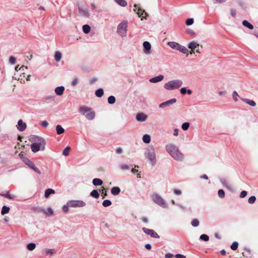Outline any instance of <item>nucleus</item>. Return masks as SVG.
<instances>
[{"instance_id": "obj_1", "label": "nucleus", "mask_w": 258, "mask_h": 258, "mask_svg": "<svg viewBox=\"0 0 258 258\" xmlns=\"http://www.w3.org/2000/svg\"><path fill=\"white\" fill-rule=\"evenodd\" d=\"M166 152L175 160L182 161L184 159L183 154L179 150L178 147L173 143L167 144L165 146Z\"/></svg>"}, {"instance_id": "obj_2", "label": "nucleus", "mask_w": 258, "mask_h": 258, "mask_svg": "<svg viewBox=\"0 0 258 258\" xmlns=\"http://www.w3.org/2000/svg\"><path fill=\"white\" fill-rule=\"evenodd\" d=\"M79 112L89 120H92L95 117V112L90 107L81 106L79 107Z\"/></svg>"}, {"instance_id": "obj_3", "label": "nucleus", "mask_w": 258, "mask_h": 258, "mask_svg": "<svg viewBox=\"0 0 258 258\" xmlns=\"http://www.w3.org/2000/svg\"><path fill=\"white\" fill-rule=\"evenodd\" d=\"M183 85V82L179 79H175L168 81L164 85V88L171 91L179 88Z\"/></svg>"}, {"instance_id": "obj_4", "label": "nucleus", "mask_w": 258, "mask_h": 258, "mask_svg": "<svg viewBox=\"0 0 258 258\" xmlns=\"http://www.w3.org/2000/svg\"><path fill=\"white\" fill-rule=\"evenodd\" d=\"M128 22L123 21L120 22L117 27L116 33L121 37H125L127 35Z\"/></svg>"}, {"instance_id": "obj_5", "label": "nucleus", "mask_w": 258, "mask_h": 258, "mask_svg": "<svg viewBox=\"0 0 258 258\" xmlns=\"http://www.w3.org/2000/svg\"><path fill=\"white\" fill-rule=\"evenodd\" d=\"M145 155L153 166L156 164V157L155 150L153 147L148 148L147 150V152L145 153Z\"/></svg>"}, {"instance_id": "obj_6", "label": "nucleus", "mask_w": 258, "mask_h": 258, "mask_svg": "<svg viewBox=\"0 0 258 258\" xmlns=\"http://www.w3.org/2000/svg\"><path fill=\"white\" fill-rule=\"evenodd\" d=\"M152 199L154 203L158 206L163 208H167L168 204L161 196L157 194H154L152 196Z\"/></svg>"}, {"instance_id": "obj_7", "label": "nucleus", "mask_w": 258, "mask_h": 258, "mask_svg": "<svg viewBox=\"0 0 258 258\" xmlns=\"http://www.w3.org/2000/svg\"><path fill=\"white\" fill-rule=\"evenodd\" d=\"M168 45L171 48L178 50L184 54L187 53L188 51V49L185 46H182L176 42H168Z\"/></svg>"}, {"instance_id": "obj_8", "label": "nucleus", "mask_w": 258, "mask_h": 258, "mask_svg": "<svg viewBox=\"0 0 258 258\" xmlns=\"http://www.w3.org/2000/svg\"><path fill=\"white\" fill-rule=\"evenodd\" d=\"M70 207L80 208L85 206L86 203L82 200H70L68 202Z\"/></svg>"}, {"instance_id": "obj_9", "label": "nucleus", "mask_w": 258, "mask_h": 258, "mask_svg": "<svg viewBox=\"0 0 258 258\" xmlns=\"http://www.w3.org/2000/svg\"><path fill=\"white\" fill-rule=\"evenodd\" d=\"M33 143H37L39 145L42 146L43 148L45 146L46 142L45 140L41 137L37 136H33L31 137Z\"/></svg>"}, {"instance_id": "obj_10", "label": "nucleus", "mask_w": 258, "mask_h": 258, "mask_svg": "<svg viewBox=\"0 0 258 258\" xmlns=\"http://www.w3.org/2000/svg\"><path fill=\"white\" fill-rule=\"evenodd\" d=\"M188 47L191 49V52H190V54L194 53V50L196 49V48H198L197 49H196V52L198 53H200L201 51L199 49V44L195 41L190 42L188 44Z\"/></svg>"}, {"instance_id": "obj_11", "label": "nucleus", "mask_w": 258, "mask_h": 258, "mask_svg": "<svg viewBox=\"0 0 258 258\" xmlns=\"http://www.w3.org/2000/svg\"><path fill=\"white\" fill-rule=\"evenodd\" d=\"M24 163L28 165L30 168L33 169L34 171L38 173V174H40V171L35 166V164L33 162L30 161L28 159H25L24 160Z\"/></svg>"}, {"instance_id": "obj_12", "label": "nucleus", "mask_w": 258, "mask_h": 258, "mask_svg": "<svg viewBox=\"0 0 258 258\" xmlns=\"http://www.w3.org/2000/svg\"><path fill=\"white\" fill-rule=\"evenodd\" d=\"M142 230L146 234L150 235L153 238H159V235L152 229H149L144 227L142 228Z\"/></svg>"}, {"instance_id": "obj_13", "label": "nucleus", "mask_w": 258, "mask_h": 258, "mask_svg": "<svg viewBox=\"0 0 258 258\" xmlns=\"http://www.w3.org/2000/svg\"><path fill=\"white\" fill-rule=\"evenodd\" d=\"M134 7L136 8L134 10L135 12L137 11V14H138L139 17H142L143 18L146 19V16H148V14L146 12H145V10L141 9L140 8H137V6L136 5H134Z\"/></svg>"}, {"instance_id": "obj_14", "label": "nucleus", "mask_w": 258, "mask_h": 258, "mask_svg": "<svg viewBox=\"0 0 258 258\" xmlns=\"http://www.w3.org/2000/svg\"><path fill=\"white\" fill-rule=\"evenodd\" d=\"M31 149L33 152L36 153L39 150H44L45 149V147L43 148L41 145H39L37 143H32L31 145Z\"/></svg>"}, {"instance_id": "obj_15", "label": "nucleus", "mask_w": 258, "mask_h": 258, "mask_svg": "<svg viewBox=\"0 0 258 258\" xmlns=\"http://www.w3.org/2000/svg\"><path fill=\"white\" fill-rule=\"evenodd\" d=\"M177 100L175 98H172L171 99H170L169 100H167L165 102H164L161 104H159V108H164L166 106H168L170 105H172L174 103L176 102Z\"/></svg>"}, {"instance_id": "obj_16", "label": "nucleus", "mask_w": 258, "mask_h": 258, "mask_svg": "<svg viewBox=\"0 0 258 258\" xmlns=\"http://www.w3.org/2000/svg\"><path fill=\"white\" fill-rule=\"evenodd\" d=\"M147 115L144 113H138L137 114L136 118L138 121L144 122L147 119Z\"/></svg>"}, {"instance_id": "obj_17", "label": "nucleus", "mask_w": 258, "mask_h": 258, "mask_svg": "<svg viewBox=\"0 0 258 258\" xmlns=\"http://www.w3.org/2000/svg\"><path fill=\"white\" fill-rule=\"evenodd\" d=\"M143 47H144V52L146 54H150V49L151 48V45L150 43L148 41H145L143 43Z\"/></svg>"}, {"instance_id": "obj_18", "label": "nucleus", "mask_w": 258, "mask_h": 258, "mask_svg": "<svg viewBox=\"0 0 258 258\" xmlns=\"http://www.w3.org/2000/svg\"><path fill=\"white\" fill-rule=\"evenodd\" d=\"M164 79V76L162 75H160L154 78H151L149 80V82L152 83H155L159 82L162 81Z\"/></svg>"}, {"instance_id": "obj_19", "label": "nucleus", "mask_w": 258, "mask_h": 258, "mask_svg": "<svg viewBox=\"0 0 258 258\" xmlns=\"http://www.w3.org/2000/svg\"><path fill=\"white\" fill-rule=\"evenodd\" d=\"M79 13L82 16H83L86 18H89L90 16V13L88 10L84 9L82 8H79Z\"/></svg>"}, {"instance_id": "obj_20", "label": "nucleus", "mask_w": 258, "mask_h": 258, "mask_svg": "<svg viewBox=\"0 0 258 258\" xmlns=\"http://www.w3.org/2000/svg\"><path fill=\"white\" fill-rule=\"evenodd\" d=\"M26 124L22 119H20L18 121L17 128L19 131L21 132L24 131L26 129Z\"/></svg>"}, {"instance_id": "obj_21", "label": "nucleus", "mask_w": 258, "mask_h": 258, "mask_svg": "<svg viewBox=\"0 0 258 258\" xmlns=\"http://www.w3.org/2000/svg\"><path fill=\"white\" fill-rule=\"evenodd\" d=\"M64 91V87L63 86H59L55 88L54 91L56 95L61 96L63 94Z\"/></svg>"}, {"instance_id": "obj_22", "label": "nucleus", "mask_w": 258, "mask_h": 258, "mask_svg": "<svg viewBox=\"0 0 258 258\" xmlns=\"http://www.w3.org/2000/svg\"><path fill=\"white\" fill-rule=\"evenodd\" d=\"M240 99L243 102L251 106L254 107L256 105V103L253 100H249V99H246V98H241Z\"/></svg>"}, {"instance_id": "obj_23", "label": "nucleus", "mask_w": 258, "mask_h": 258, "mask_svg": "<svg viewBox=\"0 0 258 258\" xmlns=\"http://www.w3.org/2000/svg\"><path fill=\"white\" fill-rule=\"evenodd\" d=\"M120 192V189L119 187L117 186L113 187L111 189V193L114 196L119 195Z\"/></svg>"}, {"instance_id": "obj_24", "label": "nucleus", "mask_w": 258, "mask_h": 258, "mask_svg": "<svg viewBox=\"0 0 258 258\" xmlns=\"http://www.w3.org/2000/svg\"><path fill=\"white\" fill-rule=\"evenodd\" d=\"M40 212H42L46 215H52L53 214V210L51 208H48L47 210L44 209H40L39 210Z\"/></svg>"}, {"instance_id": "obj_25", "label": "nucleus", "mask_w": 258, "mask_h": 258, "mask_svg": "<svg viewBox=\"0 0 258 258\" xmlns=\"http://www.w3.org/2000/svg\"><path fill=\"white\" fill-rule=\"evenodd\" d=\"M55 193V190L51 188H48L45 190L44 196L45 198H48L51 194Z\"/></svg>"}, {"instance_id": "obj_26", "label": "nucleus", "mask_w": 258, "mask_h": 258, "mask_svg": "<svg viewBox=\"0 0 258 258\" xmlns=\"http://www.w3.org/2000/svg\"><path fill=\"white\" fill-rule=\"evenodd\" d=\"M43 251L46 255H53L55 253V249L45 248L43 250Z\"/></svg>"}, {"instance_id": "obj_27", "label": "nucleus", "mask_w": 258, "mask_h": 258, "mask_svg": "<svg viewBox=\"0 0 258 258\" xmlns=\"http://www.w3.org/2000/svg\"><path fill=\"white\" fill-rule=\"evenodd\" d=\"M0 195L10 200H14L16 198L15 195L10 194L8 192L7 194H0Z\"/></svg>"}, {"instance_id": "obj_28", "label": "nucleus", "mask_w": 258, "mask_h": 258, "mask_svg": "<svg viewBox=\"0 0 258 258\" xmlns=\"http://www.w3.org/2000/svg\"><path fill=\"white\" fill-rule=\"evenodd\" d=\"M92 183L95 186L101 185L103 184V181L99 178H94L92 181Z\"/></svg>"}, {"instance_id": "obj_29", "label": "nucleus", "mask_w": 258, "mask_h": 258, "mask_svg": "<svg viewBox=\"0 0 258 258\" xmlns=\"http://www.w3.org/2000/svg\"><path fill=\"white\" fill-rule=\"evenodd\" d=\"M61 57L62 54L60 52L57 51L55 52L54 59L57 62L61 60Z\"/></svg>"}, {"instance_id": "obj_30", "label": "nucleus", "mask_w": 258, "mask_h": 258, "mask_svg": "<svg viewBox=\"0 0 258 258\" xmlns=\"http://www.w3.org/2000/svg\"><path fill=\"white\" fill-rule=\"evenodd\" d=\"M10 210V209L9 207H7L6 206H4L2 207V210H1V214L2 215H4L6 214H8Z\"/></svg>"}, {"instance_id": "obj_31", "label": "nucleus", "mask_w": 258, "mask_h": 258, "mask_svg": "<svg viewBox=\"0 0 258 258\" xmlns=\"http://www.w3.org/2000/svg\"><path fill=\"white\" fill-rule=\"evenodd\" d=\"M143 141L144 143L148 144L151 142L150 136L148 134H145L143 137Z\"/></svg>"}, {"instance_id": "obj_32", "label": "nucleus", "mask_w": 258, "mask_h": 258, "mask_svg": "<svg viewBox=\"0 0 258 258\" xmlns=\"http://www.w3.org/2000/svg\"><path fill=\"white\" fill-rule=\"evenodd\" d=\"M56 131L58 135L62 134L64 132V130L60 125H57L56 126Z\"/></svg>"}, {"instance_id": "obj_33", "label": "nucleus", "mask_w": 258, "mask_h": 258, "mask_svg": "<svg viewBox=\"0 0 258 258\" xmlns=\"http://www.w3.org/2000/svg\"><path fill=\"white\" fill-rule=\"evenodd\" d=\"M242 25L250 30L253 29V26L246 20H244L242 21Z\"/></svg>"}, {"instance_id": "obj_34", "label": "nucleus", "mask_w": 258, "mask_h": 258, "mask_svg": "<svg viewBox=\"0 0 258 258\" xmlns=\"http://www.w3.org/2000/svg\"><path fill=\"white\" fill-rule=\"evenodd\" d=\"M103 90L101 88L98 89L95 91V95L98 97H101L103 95Z\"/></svg>"}, {"instance_id": "obj_35", "label": "nucleus", "mask_w": 258, "mask_h": 258, "mask_svg": "<svg viewBox=\"0 0 258 258\" xmlns=\"http://www.w3.org/2000/svg\"><path fill=\"white\" fill-rule=\"evenodd\" d=\"M91 30L90 27L88 25H84L83 26V31L84 33L88 34L90 32Z\"/></svg>"}, {"instance_id": "obj_36", "label": "nucleus", "mask_w": 258, "mask_h": 258, "mask_svg": "<svg viewBox=\"0 0 258 258\" xmlns=\"http://www.w3.org/2000/svg\"><path fill=\"white\" fill-rule=\"evenodd\" d=\"M90 196L96 199H98L99 197V194L97 190H93L90 193Z\"/></svg>"}, {"instance_id": "obj_37", "label": "nucleus", "mask_w": 258, "mask_h": 258, "mask_svg": "<svg viewBox=\"0 0 258 258\" xmlns=\"http://www.w3.org/2000/svg\"><path fill=\"white\" fill-rule=\"evenodd\" d=\"M116 3L122 7H125L127 5V3L125 0H115Z\"/></svg>"}, {"instance_id": "obj_38", "label": "nucleus", "mask_w": 258, "mask_h": 258, "mask_svg": "<svg viewBox=\"0 0 258 258\" xmlns=\"http://www.w3.org/2000/svg\"><path fill=\"white\" fill-rule=\"evenodd\" d=\"M36 247V244L34 243H30L27 244V248L29 250H34Z\"/></svg>"}, {"instance_id": "obj_39", "label": "nucleus", "mask_w": 258, "mask_h": 258, "mask_svg": "<svg viewBox=\"0 0 258 258\" xmlns=\"http://www.w3.org/2000/svg\"><path fill=\"white\" fill-rule=\"evenodd\" d=\"M115 100H116L115 98L113 96H110L108 98V102L110 104H114L115 102Z\"/></svg>"}, {"instance_id": "obj_40", "label": "nucleus", "mask_w": 258, "mask_h": 258, "mask_svg": "<svg viewBox=\"0 0 258 258\" xmlns=\"http://www.w3.org/2000/svg\"><path fill=\"white\" fill-rule=\"evenodd\" d=\"M189 126H190L189 123L186 122L183 123L181 125V128L183 131H186L188 129Z\"/></svg>"}, {"instance_id": "obj_41", "label": "nucleus", "mask_w": 258, "mask_h": 258, "mask_svg": "<svg viewBox=\"0 0 258 258\" xmlns=\"http://www.w3.org/2000/svg\"><path fill=\"white\" fill-rule=\"evenodd\" d=\"M120 169L122 170H129L131 168L130 166L125 164H122L120 165Z\"/></svg>"}, {"instance_id": "obj_42", "label": "nucleus", "mask_w": 258, "mask_h": 258, "mask_svg": "<svg viewBox=\"0 0 258 258\" xmlns=\"http://www.w3.org/2000/svg\"><path fill=\"white\" fill-rule=\"evenodd\" d=\"M199 221L197 219H193L191 222L193 227H198L199 225Z\"/></svg>"}, {"instance_id": "obj_43", "label": "nucleus", "mask_w": 258, "mask_h": 258, "mask_svg": "<svg viewBox=\"0 0 258 258\" xmlns=\"http://www.w3.org/2000/svg\"><path fill=\"white\" fill-rule=\"evenodd\" d=\"M111 205V202L109 200H104L102 203V205L105 207H107Z\"/></svg>"}, {"instance_id": "obj_44", "label": "nucleus", "mask_w": 258, "mask_h": 258, "mask_svg": "<svg viewBox=\"0 0 258 258\" xmlns=\"http://www.w3.org/2000/svg\"><path fill=\"white\" fill-rule=\"evenodd\" d=\"M221 182L222 184L226 187L230 189L231 188L230 185L226 181L225 179H221Z\"/></svg>"}, {"instance_id": "obj_45", "label": "nucleus", "mask_w": 258, "mask_h": 258, "mask_svg": "<svg viewBox=\"0 0 258 258\" xmlns=\"http://www.w3.org/2000/svg\"><path fill=\"white\" fill-rule=\"evenodd\" d=\"M70 150V147L68 146L67 147L63 150V152H62V155H63L64 156H68L69 154V151Z\"/></svg>"}, {"instance_id": "obj_46", "label": "nucleus", "mask_w": 258, "mask_h": 258, "mask_svg": "<svg viewBox=\"0 0 258 258\" xmlns=\"http://www.w3.org/2000/svg\"><path fill=\"white\" fill-rule=\"evenodd\" d=\"M200 239H201L203 241H207L209 239V237L208 235H207L206 234H202L200 236Z\"/></svg>"}, {"instance_id": "obj_47", "label": "nucleus", "mask_w": 258, "mask_h": 258, "mask_svg": "<svg viewBox=\"0 0 258 258\" xmlns=\"http://www.w3.org/2000/svg\"><path fill=\"white\" fill-rule=\"evenodd\" d=\"M218 195L220 198H224L225 197V192L223 189H219Z\"/></svg>"}, {"instance_id": "obj_48", "label": "nucleus", "mask_w": 258, "mask_h": 258, "mask_svg": "<svg viewBox=\"0 0 258 258\" xmlns=\"http://www.w3.org/2000/svg\"><path fill=\"white\" fill-rule=\"evenodd\" d=\"M238 245V242H233V243L231 245V248L232 250H236L237 249Z\"/></svg>"}, {"instance_id": "obj_49", "label": "nucleus", "mask_w": 258, "mask_h": 258, "mask_svg": "<svg viewBox=\"0 0 258 258\" xmlns=\"http://www.w3.org/2000/svg\"><path fill=\"white\" fill-rule=\"evenodd\" d=\"M100 192H101V196H102V198H104L106 196H107V192L105 190L104 187H102V189L100 190Z\"/></svg>"}, {"instance_id": "obj_50", "label": "nucleus", "mask_w": 258, "mask_h": 258, "mask_svg": "<svg viewBox=\"0 0 258 258\" xmlns=\"http://www.w3.org/2000/svg\"><path fill=\"white\" fill-rule=\"evenodd\" d=\"M256 200V198L255 196L250 197L248 200V202L249 204H253Z\"/></svg>"}, {"instance_id": "obj_51", "label": "nucleus", "mask_w": 258, "mask_h": 258, "mask_svg": "<svg viewBox=\"0 0 258 258\" xmlns=\"http://www.w3.org/2000/svg\"><path fill=\"white\" fill-rule=\"evenodd\" d=\"M194 23V19L192 18L187 19L186 21V24L188 26L191 25Z\"/></svg>"}, {"instance_id": "obj_52", "label": "nucleus", "mask_w": 258, "mask_h": 258, "mask_svg": "<svg viewBox=\"0 0 258 258\" xmlns=\"http://www.w3.org/2000/svg\"><path fill=\"white\" fill-rule=\"evenodd\" d=\"M232 96L234 101H237L238 100L237 97L238 96L237 92L235 91H233Z\"/></svg>"}, {"instance_id": "obj_53", "label": "nucleus", "mask_w": 258, "mask_h": 258, "mask_svg": "<svg viewBox=\"0 0 258 258\" xmlns=\"http://www.w3.org/2000/svg\"><path fill=\"white\" fill-rule=\"evenodd\" d=\"M9 62L12 64H15L16 63V58L14 56H10L9 58Z\"/></svg>"}, {"instance_id": "obj_54", "label": "nucleus", "mask_w": 258, "mask_h": 258, "mask_svg": "<svg viewBox=\"0 0 258 258\" xmlns=\"http://www.w3.org/2000/svg\"><path fill=\"white\" fill-rule=\"evenodd\" d=\"M69 206H68V203H67V205H63V207H62V210H63V211L65 212V213H67L69 211Z\"/></svg>"}, {"instance_id": "obj_55", "label": "nucleus", "mask_w": 258, "mask_h": 258, "mask_svg": "<svg viewBox=\"0 0 258 258\" xmlns=\"http://www.w3.org/2000/svg\"><path fill=\"white\" fill-rule=\"evenodd\" d=\"M173 192H174V194H175V195H178V196L181 195L182 194L181 190L180 189H174L173 190Z\"/></svg>"}, {"instance_id": "obj_56", "label": "nucleus", "mask_w": 258, "mask_h": 258, "mask_svg": "<svg viewBox=\"0 0 258 258\" xmlns=\"http://www.w3.org/2000/svg\"><path fill=\"white\" fill-rule=\"evenodd\" d=\"M41 125L44 127H47L48 125V122L46 120H43L41 122Z\"/></svg>"}, {"instance_id": "obj_57", "label": "nucleus", "mask_w": 258, "mask_h": 258, "mask_svg": "<svg viewBox=\"0 0 258 258\" xmlns=\"http://www.w3.org/2000/svg\"><path fill=\"white\" fill-rule=\"evenodd\" d=\"M78 82H79V81H78V79H77V78L74 79L71 83L72 86H76L78 84Z\"/></svg>"}, {"instance_id": "obj_58", "label": "nucleus", "mask_w": 258, "mask_h": 258, "mask_svg": "<svg viewBox=\"0 0 258 258\" xmlns=\"http://www.w3.org/2000/svg\"><path fill=\"white\" fill-rule=\"evenodd\" d=\"M247 195V192L245 190L242 191L240 194V197L241 198H244Z\"/></svg>"}, {"instance_id": "obj_59", "label": "nucleus", "mask_w": 258, "mask_h": 258, "mask_svg": "<svg viewBox=\"0 0 258 258\" xmlns=\"http://www.w3.org/2000/svg\"><path fill=\"white\" fill-rule=\"evenodd\" d=\"M175 257L176 258H186L185 256H184V255H182L181 254H176L175 255Z\"/></svg>"}, {"instance_id": "obj_60", "label": "nucleus", "mask_w": 258, "mask_h": 258, "mask_svg": "<svg viewBox=\"0 0 258 258\" xmlns=\"http://www.w3.org/2000/svg\"><path fill=\"white\" fill-rule=\"evenodd\" d=\"M180 91L181 94H185L186 92V89L185 88H182Z\"/></svg>"}, {"instance_id": "obj_61", "label": "nucleus", "mask_w": 258, "mask_h": 258, "mask_svg": "<svg viewBox=\"0 0 258 258\" xmlns=\"http://www.w3.org/2000/svg\"><path fill=\"white\" fill-rule=\"evenodd\" d=\"M230 14L233 17H236V11L234 10L231 9L230 11Z\"/></svg>"}, {"instance_id": "obj_62", "label": "nucleus", "mask_w": 258, "mask_h": 258, "mask_svg": "<svg viewBox=\"0 0 258 258\" xmlns=\"http://www.w3.org/2000/svg\"><path fill=\"white\" fill-rule=\"evenodd\" d=\"M173 256V255L170 253H166L165 255V258H172Z\"/></svg>"}, {"instance_id": "obj_63", "label": "nucleus", "mask_w": 258, "mask_h": 258, "mask_svg": "<svg viewBox=\"0 0 258 258\" xmlns=\"http://www.w3.org/2000/svg\"><path fill=\"white\" fill-rule=\"evenodd\" d=\"M116 152L117 154H121L122 152V149L121 148H117L116 149Z\"/></svg>"}, {"instance_id": "obj_64", "label": "nucleus", "mask_w": 258, "mask_h": 258, "mask_svg": "<svg viewBox=\"0 0 258 258\" xmlns=\"http://www.w3.org/2000/svg\"><path fill=\"white\" fill-rule=\"evenodd\" d=\"M178 135V130L177 128H175L174 130L173 136L177 137Z\"/></svg>"}]
</instances>
